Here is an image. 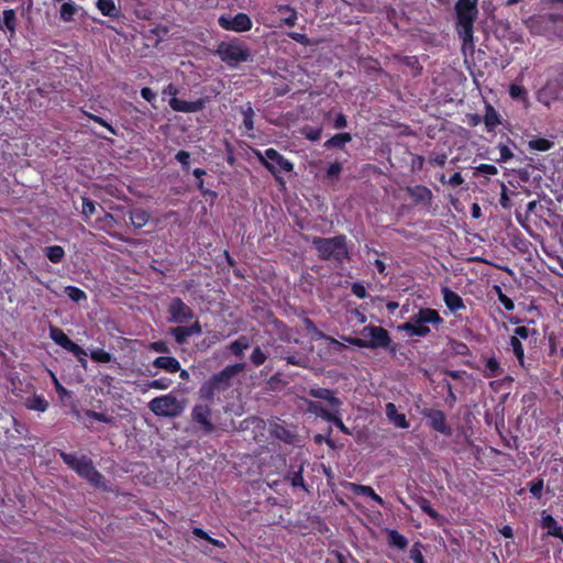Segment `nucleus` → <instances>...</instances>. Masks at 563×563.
I'll return each mask as SVG.
<instances>
[{
	"label": "nucleus",
	"instance_id": "f257e3e1",
	"mask_svg": "<svg viewBox=\"0 0 563 563\" xmlns=\"http://www.w3.org/2000/svg\"><path fill=\"white\" fill-rule=\"evenodd\" d=\"M362 334L364 338L350 336L344 338V340L349 344L360 349H383L386 350L390 355L396 354L397 345L393 343L391 336L385 328L380 325L368 324L362 329Z\"/></svg>",
	"mask_w": 563,
	"mask_h": 563
},
{
	"label": "nucleus",
	"instance_id": "f03ea898",
	"mask_svg": "<svg viewBox=\"0 0 563 563\" xmlns=\"http://www.w3.org/2000/svg\"><path fill=\"white\" fill-rule=\"evenodd\" d=\"M244 369V364H233L225 366L219 373L211 375L205 380L199 390V399L212 404L216 394L224 393L232 385L233 377Z\"/></svg>",
	"mask_w": 563,
	"mask_h": 563
},
{
	"label": "nucleus",
	"instance_id": "7ed1b4c3",
	"mask_svg": "<svg viewBox=\"0 0 563 563\" xmlns=\"http://www.w3.org/2000/svg\"><path fill=\"white\" fill-rule=\"evenodd\" d=\"M63 462L73 470L79 477L86 479L91 486L107 490L104 476L96 468L92 460L87 455L78 457L74 453L59 451Z\"/></svg>",
	"mask_w": 563,
	"mask_h": 563
},
{
	"label": "nucleus",
	"instance_id": "20e7f679",
	"mask_svg": "<svg viewBox=\"0 0 563 563\" xmlns=\"http://www.w3.org/2000/svg\"><path fill=\"white\" fill-rule=\"evenodd\" d=\"M525 25L532 35L563 41L562 13L534 14L525 21Z\"/></svg>",
	"mask_w": 563,
	"mask_h": 563
},
{
	"label": "nucleus",
	"instance_id": "39448f33",
	"mask_svg": "<svg viewBox=\"0 0 563 563\" xmlns=\"http://www.w3.org/2000/svg\"><path fill=\"white\" fill-rule=\"evenodd\" d=\"M478 0H457L455 3L456 32L463 46H473L474 22L477 18Z\"/></svg>",
	"mask_w": 563,
	"mask_h": 563
},
{
	"label": "nucleus",
	"instance_id": "423d86ee",
	"mask_svg": "<svg viewBox=\"0 0 563 563\" xmlns=\"http://www.w3.org/2000/svg\"><path fill=\"white\" fill-rule=\"evenodd\" d=\"M312 244L318 253V257L322 261L342 263L344 260H350L346 236L344 234L332 238L314 236Z\"/></svg>",
	"mask_w": 563,
	"mask_h": 563
},
{
	"label": "nucleus",
	"instance_id": "0eeeda50",
	"mask_svg": "<svg viewBox=\"0 0 563 563\" xmlns=\"http://www.w3.org/2000/svg\"><path fill=\"white\" fill-rule=\"evenodd\" d=\"M216 55L228 66L235 67L240 63L249 60L251 53L240 40L233 38L229 42H220Z\"/></svg>",
	"mask_w": 563,
	"mask_h": 563
},
{
	"label": "nucleus",
	"instance_id": "6e6552de",
	"mask_svg": "<svg viewBox=\"0 0 563 563\" xmlns=\"http://www.w3.org/2000/svg\"><path fill=\"white\" fill-rule=\"evenodd\" d=\"M148 408L157 417L176 418L185 410V404L173 394H167L153 398Z\"/></svg>",
	"mask_w": 563,
	"mask_h": 563
},
{
	"label": "nucleus",
	"instance_id": "1a4fd4ad",
	"mask_svg": "<svg viewBox=\"0 0 563 563\" xmlns=\"http://www.w3.org/2000/svg\"><path fill=\"white\" fill-rule=\"evenodd\" d=\"M210 405V402H198L192 407L190 413L191 422L195 424L196 430L203 434H211L217 429L212 423V409Z\"/></svg>",
	"mask_w": 563,
	"mask_h": 563
},
{
	"label": "nucleus",
	"instance_id": "9d476101",
	"mask_svg": "<svg viewBox=\"0 0 563 563\" xmlns=\"http://www.w3.org/2000/svg\"><path fill=\"white\" fill-rule=\"evenodd\" d=\"M260 159L279 184H283L284 180L278 174L280 172H291L294 167L288 159L273 148L266 150L264 155H260Z\"/></svg>",
	"mask_w": 563,
	"mask_h": 563
},
{
	"label": "nucleus",
	"instance_id": "9b49d317",
	"mask_svg": "<svg viewBox=\"0 0 563 563\" xmlns=\"http://www.w3.org/2000/svg\"><path fill=\"white\" fill-rule=\"evenodd\" d=\"M168 322L183 324L194 319V310L179 297L170 299L167 306Z\"/></svg>",
	"mask_w": 563,
	"mask_h": 563
},
{
	"label": "nucleus",
	"instance_id": "f8f14e48",
	"mask_svg": "<svg viewBox=\"0 0 563 563\" xmlns=\"http://www.w3.org/2000/svg\"><path fill=\"white\" fill-rule=\"evenodd\" d=\"M218 24L225 31L243 33L252 29L253 21L246 13L239 12L233 16L228 14L220 15Z\"/></svg>",
	"mask_w": 563,
	"mask_h": 563
},
{
	"label": "nucleus",
	"instance_id": "ddd939ff",
	"mask_svg": "<svg viewBox=\"0 0 563 563\" xmlns=\"http://www.w3.org/2000/svg\"><path fill=\"white\" fill-rule=\"evenodd\" d=\"M421 415L427 419V423L432 430L444 435L452 434V428L448 424L446 416L442 410L424 408L421 411Z\"/></svg>",
	"mask_w": 563,
	"mask_h": 563
},
{
	"label": "nucleus",
	"instance_id": "4468645a",
	"mask_svg": "<svg viewBox=\"0 0 563 563\" xmlns=\"http://www.w3.org/2000/svg\"><path fill=\"white\" fill-rule=\"evenodd\" d=\"M99 209H100L101 214L98 216L95 219V221L92 223H90V225L97 230H101V231L108 233L110 236H112L117 240H120L123 242H129V240L123 238L120 233L112 232L113 228L117 224L115 218L111 213L107 212L101 206H99Z\"/></svg>",
	"mask_w": 563,
	"mask_h": 563
},
{
	"label": "nucleus",
	"instance_id": "2eb2a0df",
	"mask_svg": "<svg viewBox=\"0 0 563 563\" xmlns=\"http://www.w3.org/2000/svg\"><path fill=\"white\" fill-rule=\"evenodd\" d=\"M544 90L553 96L563 90V63H556L548 68Z\"/></svg>",
	"mask_w": 563,
	"mask_h": 563
},
{
	"label": "nucleus",
	"instance_id": "dca6fc26",
	"mask_svg": "<svg viewBox=\"0 0 563 563\" xmlns=\"http://www.w3.org/2000/svg\"><path fill=\"white\" fill-rule=\"evenodd\" d=\"M169 107L176 112L194 113L205 109L206 100L199 98L194 101H186L177 97H173L169 99Z\"/></svg>",
	"mask_w": 563,
	"mask_h": 563
},
{
	"label": "nucleus",
	"instance_id": "f3484780",
	"mask_svg": "<svg viewBox=\"0 0 563 563\" xmlns=\"http://www.w3.org/2000/svg\"><path fill=\"white\" fill-rule=\"evenodd\" d=\"M548 355L563 360V328L552 330L547 334Z\"/></svg>",
	"mask_w": 563,
	"mask_h": 563
},
{
	"label": "nucleus",
	"instance_id": "a211bd4d",
	"mask_svg": "<svg viewBox=\"0 0 563 563\" xmlns=\"http://www.w3.org/2000/svg\"><path fill=\"white\" fill-rule=\"evenodd\" d=\"M18 31V16L15 10L5 9L0 14V32L7 33L8 38H12L15 36Z\"/></svg>",
	"mask_w": 563,
	"mask_h": 563
},
{
	"label": "nucleus",
	"instance_id": "6ab92c4d",
	"mask_svg": "<svg viewBox=\"0 0 563 563\" xmlns=\"http://www.w3.org/2000/svg\"><path fill=\"white\" fill-rule=\"evenodd\" d=\"M540 527L547 530V534L561 540L563 543V527L547 510L541 511Z\"/></svg>",
	"mask_w": 563,
	"mask_h": 563
},
{
	"label": "nucleus",
	"instance_id": "aec40b11",
	"mask_svg": "<svg viewBox=\"0 0 563 563\" xmlns=\"http://www.w3.org/2000/svg\"><path fill=\"white\" fill-rule=\"evenodd\" d=\"M308 395L313 398L327 401L329 407L335 411L341 409L342 401L335 397V393L332 389L322 387L310 388L308 390Z\"/></svg>",
	"mask_w": 563,
	"mask_h": 563
},
{
	"label": "nucleus",
	"instance_id": "412c9836",
	"mask_svg": "<svg viewBox=\"0 0 563 563\" xmlns=\"http://www.w3.org/2000/svg\"><path fill=\"white\" fill-rule=\"evenodd\" d=\"M441 292L446 308L452 313L456 314L459 311L466 309L463 298L448 286L442 287Z\"/></svg>",
	"mask_w": 563,
	"mask_h": 563
},
{
	"label": "nucleus",
	"instance_id": "4be33fe9",
	"mask_svg": "<svg viewBox=\"0 0 563 563\" xmlns=\"http://www.w3.org/2000/svg\"><path fill=\"white\" fill-rule=\"evenodd\" d=\"M483 122L487 132H494L496 129L505 126L499 112L487 101H485Z\"/></svg>",
	"mask_w": 563,
	"mask_h": 563
},
{
	"label": "nucleus",
	"instance_id": "5701e85b",
	"mask_svg": "<svg viewBox=\"0 0 563 563\" xmlns=\"http://www.w3.org/2000/svg\"><path fill=\"white\" fill-rule=\"evenodd\" d=\"M51 339L68 352H78V344L71 341L68 335L57 327L49 328Z\"/></svg>",
	"mask_w": 563,
	"mask_h": 563
},
{
	"label": "nucleus",
	"instance_id": "b1692460",
	"mask_svg": "<svg viewBox=\"0 0 563 563\" xmlns=\"http://www.w3.org/2000/svg\"><path fill=\"white\" fill-rule=\"evenodd\" d=\"M412 318L417 319L419 323L432 324L435 328L444 322L439 311L432 308H420Z\"/></svg>",
	"mask_w": 563,
	"mask_h": 563
},
{
	"label": "nucleus",
	"instance_id": "393cba45",
	"mask_svg": "<svg viewBox=\"0 0 563 563\" xmlns=\"http://www.w3.org/2000/svg\"><path fill=\"white\" fill-rule=\"evenodd\" d=\"M481 361L484 363V367L479 371L485 378H495L504 373L500 362L495 355L482 356Z\"/></svg>",
	"mask_w": 563,
	"mask_h": 563
},
{
	"label": "nucleus",
	"instance_id": "a878e982",
	"mask_svg": "<svg viewBox=\"0 0 563 563\" xmlns=\"http://www.w3.org/2000/svg\"><path fill=\"white\" fill-rule=\"evenodd\" d=\"M240 113L242 115L241 129L244 130L247 136L253 137L252 131L254 130L255 112L251 102L240 106Z\"/></svg>",
	"mask_w": 563,
	"mask_h": 563
},
{
	"label": "nucleus",
	"instance_id": "bb28decb",
	"mask_svg": "<svg viewBox=\"0 0 563 563\" xmlns=\"http://www.w3.org/2000/svg\"><path fill=\"white\" fill-rule=\"evenodd\" d=\"M399 330L407 332L411 336H427L431 330L428 324L419 323L417 319L411 318V321L405 322L398 327Z\"/></svg>",
	"mask_w": 563,
	"mask_h": 563
},
{
	"label": "nucleus",
	"instance_id": "cd10ccee",
	"mask_svg": "<svg viewBox=\"0 0 563 563\" xmlns=\"http://www.w3.org/2000/svg\"><path fill=\"white\" fill-rule=\"evenodd\" d=\"M385 412L390 422H393L397 428L407 429L409 427V422L405 416V413H400L397 410V407L393 402L386 404Z\"/></svg>",
	"mask_w": 563,
	"mask_h": 563
},
{
	"label": "nucleus",
	"instance_id": "c85d7f7f",
	"mask_svg": "<svg viewBox=\"0 0 563 563\" xmlns=\"http://www.w3.org/2000/svg\"><path fill=\"white\" fill-rule=\"evenodd\" d=\"M349 487H350V490L355 495L369 497L372 500H374L379 506H384V504H385L384 499L378 494H376V492L371 486L355 484V483H349Z\"/></svg>",
	"mask_w": 563,
	"mask_h": 563
},
{
	"label": "nucleus",
	"instance_id": "c756f323",
	"mask_svg": "<svg viewBox=\"0 0 563 563\" xmlns=\"http://www.w3.org/2000/svg\"><path fill=\"white\" fill-rule=\"evenodd\" d=\"M408 195L417 203H429L432 199L431 190L422 185L408 187Z\"/></svg>",
	"mask_w": 563,
	"mask_h": 563
},
{
	"label": "nucleus",
	"instance_id": "7c9ffc66",
	"mask_svg": "<svg viewBox=\"0 0 563 563\" xmlns=\"http://www.w3.org/2000/svg\"><path fill=\"white\" fill-rule=\"evenodd\" d=\"M271 434L287 444H292L296 440V433L282 423L272 424Z\"/></svg>",
	"mask_w": 563,
	"mask_h": 563
},
{
	"label": "nucleus",
	"instance_id": "2f4dec72",
	"mask_svg": "<svg viewBox=\"0 0 563 563\" xmlns=\"http://www.w3.org/2000/svg\"><path fill=\"white\" fill-rule=\"evenodd\" d=\"M153 366L168 373H176L180 369V363L174 356H158L153 361Z\"/></svg>",
	"mask_w": 563,
	"mask_h": 563
},
{
	"label": "nucleus",
	"instance_id": "473e14b6",
	"mask_svg": "<svg viewBox=\"0 0 563 563\" xmlns=\"http://www.w3.org/2000/svg\"><path fill=\"white\" fill-rule=\"evenodd\" d=\"M129 218L135 229H142L148 223L151 214L143 208H134L129 212Z\"/></svg>",
	"mask_w": 563,
	"mask_h": 563
},
{
	"label": "nucleus",
	"instance_id": "72a5a7b5",
	"mask_svg": "<svg viewBox=\"0 0 563 563\" xmlns=\"http://www.w3.org/2000/svg\"><path fill=\"white\" fill-rule=\"evenodd\" d=\"M509 344L511 346V351H512L515 357L518 361L519 366L522 369L528 372L529 371V366L526 364L525 349H523V345H522L521 341H519V338L518 336H510Z\"/></svg>",
	"mask_w": 563,
	"mask_h": 563
},
{
	"label": "nucleus",
	"instance_id": "f704fd0d",
	"mask_svg": "<svg viewBox=\"0 0 563 563\" xmlns=\"http://www.w3.org/2000/svg\"><path fill=\"white\" fill-rule=\"evenodd\" d=\"M96 7L104 16L117 19L120 15V8L114 0H97Z\"/></svg>",
	"mask_w": 563,
	"mask_h": 563
},
{
	"label": "nucleus",
	"instance_id": "c9c22d12",
	"mask_svg": "<svg viewBox=\"0 0 563 563\" xmlns=\"http://www.w3.org/2000/svg\"><path fill=\"white\" fill-rule=\"evenodd\" d=\"M277 11L285 15L282 20L285 25L289 27L296 25L298 20V12L295 8L290 7L289 4H279L277 5Z\"/></svg>",
	"mask_w": 563,
	"mask_h": 563
},
{
	"label": "nucleus",
	"instance_id": "e433bc0d",
	"mask_svg": "<svg viewBox=\"0 0 563 563\" xmlns=\"http://www.w3.org/2000/svg\"><path fill=\"white\" fill-rule=\"evenodd\" d=\"M25 406L30 410L44 412L48 408V401L42 395H33L26 399Z\"/></svg>",
	"mask_w": 563,
	"mask_h": 563
},
{
	"label": "nucleus",
	"instance_id": "4c0bfd02",
	"mask_svg": "<svg viewBox=\"0 0 563 563\" xmlns=\"http://www.w3.org/2000/svg\"><path fill=\"white\" fill-rule=\"evenodd\" d=\"M307 404V411L310 413L316 415L317 417H320L323 420H327L330 418V415L332 412V409H327L323 407V405L319 401L314 400H306Z\"/></svg>",
	"mask_w": 563,
	"mask_h": 563
},
{
	"label": "nucleus",
	"instance_id": "58836bf2",
	"mask_svg": "<svg viewBox=\"0 0 563 563\" xmlns=\"http://www.w3.org/2000/svg\"><path fill=\"white\" fill-rule=\"evenodd\" d=\"M250 347V339L245 335L239 336L236 340L230 343L229 350L238 357L243 355V352Z\"/></svg>",
	"mask_w": 563,
	"mask_h": 563
},
{
	"label": "nucleus",
	"instance_id": "ea45409f",
	"mask_svg": "<svg viewBox=\"0 0 563 563\" xmlns=\"http://www.w3.org/2000/svg\"><path fill=\"white\" fill-rule=\"evenodd\" d=\"M415 503L419 506V508L427 514L430 518L434 520H439L441 518L440 514L431 507V503L423 496H416L413 498Z\"/></svg>",
	"mask_w": 563,
	"mask_h": 563
},
{
	"label": "nucleus",
	"instance_id": "a19ab883",
	"mask_svg": "<svg viewBox=\"0 0 563 563\" xmlns=\"http://www.w3.org/2000/svg\"><path fill=\"white\" fill-rule=\"evenodd\" d=\"M44 254L52 263L58 264L65 257V250L59 245H52L45 247Z\"/></svg>",
	"mask_w": 563,
	"mask_h": 563
},
{
	"label": "nucleus",
	"instance_id": "79ce46f5",
	"mask_svg": "<svg viewBox=\"0 0 563 563\" xmlns=\"http://www.w3.org/2000/svg\"><path fill=\"white\" fill-rule=\"evenodd\" d=\"M388 543L399 550H405L408 545V539L397 530L388 531Z\"/></svg>",
	"mask_w": 563,
	"mask_h": 563
},
{
	"label": "nucleus",
	"instance_id": "37998d69",
	"mask_svg": "<svg viewBox=\"0 0 563 563\" xmlns=\"http://www.w3.org/2000/svg\"><path fill=\"white\" fill-rule=\"evenodd\" d=\"M192 175L197 178V188L201 191V194L207 197V196H210L212 198H216L217 197V192L211 190V189H208V188H205V181H203V176L206 175V170L202 169V168H195L192 170Z\"/></svg>",
	"mask_w": 563,
	"mask_h": 563
},
{
	"label": "nucleus",
	"instance_id": "c03bdc74",
	"mask_svg": "<svg viewBox=\"0 0 563 563\" xmlns=\"http://www.w3.org/2000/svg\"><path fill=\"white\" fill-rule=\"evenodd\" d=\"M97 203L87 198V197H82V210H81V213H82V217H84V220L90 225L91 222V217L97 212Z\"/></svg>",
	"mask_w": 563,
	"mask_h": 563
},
{
	"label": "nucleus",
	"instance_id": "a18cd8bd",
	"mask_svg": "<svg viewBox=\"0 0 563 563\" xmlns=\"http://www.w3.org/2000/svg\"><path fill=\"white\" fill-rule=\"evenodd\" d=\"M77 12V5L71 1L64 2L59 10L60 20L64 22H70Z\"/></svg>",
	"mask_w": 563,
	"mask_h": 563
},
{
	"label": "nucleus",
	"instance_id": "49530a36",
	"mask_svg": "<svg viewBox=\"0 0 563 563\" xmlns=\"http://www.w3.org/2000/svg\"><path fill=\"white\" fill-rule=\"evenodd\" d=\"M302 473H303V468H302V466H300L299 470H297V471L288 472L286 478L288 481H290V484L294 487H301L302 489L308 490Z\"/></svg>",
	"mask_w": 563,
	"mask_h": 563
},
{
	"label": "nucleus",
	"instance_id": "de8ad7c7",
	"mask_svg": "<svg viewBox=\"0 0 563 563\" xmlns=\"http://www.w3.org/2000/svg\"><path fill=\"white\" fill-rule=\"evenodd\" d=\"M509 96L516 101H528V90L521 85L511 84L509 86Z\"/></svg>",
	"mask_w": 563,
	"mask_h": 563
},
{
	"label": "nucleus",
	"instance_id": "09e8293b",
	"mask_svg": "<svg viewBox=\"0 0 563 563\" xmlns=\"http://www.w3.org/2000/svg\"><path fill=\"white\" fill-rule=\"evenodd\" d=\"M527 486H528L529 492L536 499H541L542 490L544 487V481L541 476L534 477L532 481H530L527 484Z\"/></svg>",
	"mask_w": 563,
	"mask_h": 563
},
{
	"label": "nucleus",
	"instance_id": "8fccbe9b",
	"mask_svg": "<svg viewBox=\"0 0 563 563\" xmlns=\"http://www.w3.org/2000/svg\"><path fill=\"white\" fill-rule=\"evenodd\" d=\"M169 333L179 345L187 343V340L190 336L185 325L170 328Z\"/></svg>",
	"mask_w": 563,
	"mask_h": 563
},
{
	"label": "nucleus",
	"instance_id": "3c124183",
	"mask_svg": "<svg viewBox=\"0 0 563 563\" xmlns=\"http://www.w3.org/2000/svg\"><path fill=\"white\" fill-rule=\"evenodd\" d=\"M64 292L68 296V298L70 300H73L74 302H77V303L87 299L86 292L76 286L65 287Z\"/></svg>",
	"mask_w": 563,
	"mask_h": 563
},
{
	"label": "nucleus",
	"instance_id": "603ef678",
	"mask_svg": "<svg viewBox=\"0 0 563 563\" xmlns=\"http://www.w3.org/2000/svg\"><path fill=\"white\" fill-rule=\"evenodd\" d=\"M90 357L96 363H110L113 360L112 354L103 349L91 350Z\"/></svg>",
	"mask_w": 563,
	"mask_h": 563
},
{
	"label": "nucleus",
	"instance_id": "864d4df0",
	"mask_svg": "<svg viewBox=\"0 0 563 563\" xmlns=\"http://www.w3.org/2000/svg\"><path fill=\"white\" fill-rule=\"evenodd\" d=\"M342 172V164L339 162L331 163L327 169L325 178L331 184L335 183L339 179V176Z\"/></svg>",
	"mask_w": 563,
	"mask_h": 563
},
{
	"label": "nucleus",
	"instance_id": "5fc2aeb1",
	"mask_svg": "<svg viewBox=\"0 0 563 563\" xmlns=\"http://www.w3.org/2000/svg\"><path fill=\"white\" fill-rule=\"evenodd\" d=\"M325 421L334 423V426L344 434H350L349 428L343 423L341 417H340V410H333L330 415V418H328Z\"/></svg>",
	"mask_w": 563,
	"mask_h": 563
},
{
	"label": "nucleus",
	"instance_id": "6e6d98bb",
	"mask_svg": "<svg viewBox=\"0 0 563 563\" xmlns=\"http://www.w3.org/2000/svg\"><path fill=\"white\" fill-rule=\"evenodd\" d=\"M250 360H251V363L255 366V367H260L261 365H263L266 360H267V355L262 351V349L260 346H256L251 356H250Z\"/></svg>",
	"mask_w": 563,
	"mask_h": 563
},
{
	"label": "nucleus",
	"instance_id": "4d7b16f0",
	"mask_svg": "<svg viewBox=\"0 0 563 563\" xmlns=\"http://www.w3.org/2000/svg\"><path fill=\"white\" fill-rule=\"evenodd\" d=\"M87 416L96 421L104 422V423H109V424H113L114 420H115L114 417H112V416H109L104 412L93 411V410L87 411Z\"/></svg>",
	"mask_w": 563,
	"mask_h": 563
},
{
	"label": "nucleus",
	"instance_id": "13d9d810",
	"mask_svg": "<svg viewBox=\"0 0 563 563\" xmlns=\"http://www.w3.org/2000/svg\"><path fill=\"white\" fill-rule=\"evenodd\" d=\"M172 385V379L167 377H161L157 379H153L148 383V387L158 390L168 389Z\"/></svg>",
	"mask_w": 563,
	"mask_h": 563
},
{
	"label": "nucleus",
	"instance_id": "bf43d9fd",
	"mask_svg": "<svg viewBox=\"0 0 563 563\" xmlns=\"http://www.w3.org/2000/svg\"><path fill=\"white\" fill-rule=\"evenodd\" d=\"M302 132L308 141H319L321 137L322 129L307 125L302 129Z\"/></svg>",
	"mask_w": 563,
	"mask_h": 563
},
{
	"label": "nucleus",
	"instance_id": "052dcab7",
	"mask_svg": "<svg viewBox=\"0 0 563 563\" xmlns=\"http://www.w3.org/2000/svg\"><path fill=\"white\" fill-rule=\"evenodd\" d=\"M531 333L536 334L537 331L534 329H530L529 327L520 325L515 328L512 336H518L519 341H521L527 340Z\"/></svg>",
	"mask_w": 563,
	"mask_h": 563
},
{
	"label": "nucleus",
	"instance_id": "680f3d73",
	"mask_svg": "<svg viewBox=\"0 0 563 563\" xmlns=\"http://www.w3.org/2000/svg\"><path fill=\"white\" fill-rule=\"evenodd\" d=\"M440 180H441V183H443V184L446 183L452 187H457V186L462 185L464 181L460 172H456L453 175H451L448 180L445 179V176L442 175Z\"/></svg>",
	"mask_w": 563,
	"mask_h": 563
},
{
	"label": "nucleus",
	"instance_id": "e2e57ef3",
	"mask_svg": "<svg viewBox=\"0 0 563 563\" xmlns=\"http://www.w3.org/2000/svg\"><path fill=\"white\" fill-rule=\"evenodd\" d=\"M479 174L487 176L495 175L497 174V168L493 164H481L475 168V175Z\"/></svg>",
	"mask_w": 563,
	"mask_h": 563
},
{
	"label": "nucleus",
	"instance_id": "0e129e2a",
	"mask_svg": "<svg viewBox=\"0 0 563 563\" xmlns=\"http://www.w3.org/2000/svg\"><path fill=\"white\" fill-rule=\"evenodd\" d=\"M420 547V543L417 542L410 550V559L413 561V563H426Z\"/></svg>",
	"mask_w": 563,
	"mask_h": 563
},
{
	"label": "nucleus",
	"instance_id": "69168bd1",
	"mask_svg": "<svg viewBox=\"0 0 563 563\" xmlns=\"http://www.w3.org/2000/svg\"><path fill=\"white\" fill-rule=\"evenodd\" d=\"M71 354L77 358L79 365L84 368V369H87V365H88V362H87V352L86 350H84L81 346L78 345V352H71Z\"/></svg>",
	"mask_w": 563,
	"mask_h": 563
},
{
	"label": "nucleus",
	"instance_id": "338daca9",
	"mask_svg": "<svg viewBox=\"0 0 563 563\" xmlns=\"http://www.w3.org/2000/svg\"><path fill=\"white\" fill-rule=\"evenodd\" d=\"M498 148H499V156H500L498 158V161L507 162L508 159L514 157V154L510 151V148L507 145H505L504 143H499Z\"/></svg>",
	"mask_w": 563,
	"mask_h": 563
},
{
	"label": "nucleus",
	"instance_id": "774afa93",
	"mask_svg": "<svg viewBox=\"0 0 563 563\" xmlns=\"http://www.w3.org/2000/svg\"><path fill=\"white\" fill-rule=\"evenodd\" d=\"M347 124L346 117L342 112H339L334 115V119L332 120V128L336 130H341L345 128Z\"/></svg>",
	"mask_w": 563,
	"mask_h": 563
}]
</instances>
